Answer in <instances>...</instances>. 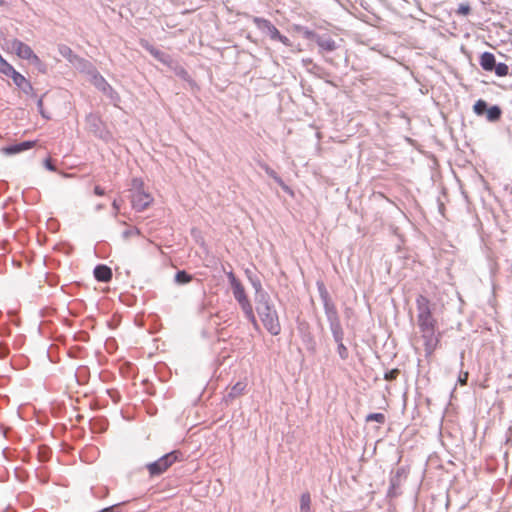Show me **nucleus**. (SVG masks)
Here are the masks:
<instances>
[{"label": "nucleus", "instance_id": "nucleus-2", "mask_svg": "<svg viewBox=\"0 0 512 512\" xmlns=\"http://www.w3.org/2000/svg\"><path fill=\"white\" fill-rule=\"evenodd\" d=\"M256 311L266 330L276 336L281 332V325L276 310L270 304L266 294L261 295L257 302Z\"/></svg>", "mask_w": 512, "mask_h": 512}, {"label": "nucleus", "instance_id": "nucleus-29", "mask_svg": "<svg viewBox=\"0 0 512 512\" xmlns=\"http://www.w3.org/2000/svg\"><path fill=\"white\" fill-rule=\"evenodd\" d=\"M44 165L47 169L51 170V171H55L56 168L55 166L52 164V161L50 158H47L45 161H44Z\"/></svg>", "mask_w": 512, "mask_h": 512}, {"label": "nucleus", "instance_id": "nucleus-21", "mask_svg": "<svg viewBox=\"0 0 512 512\" xmlns=\"http://www.w3.org/2000/svg\"><path fill=\"white\" fill-rule=\"evenodd\" d=\"M262 168L265 170L267 175L274 179L280 186H284L282 179L277 175V173L271 169L268 165H262Z\"/></svg>", "mask_w": 512, "mask_h": 512}, {"label": "nucleus", "instance_id": "nucleus-32", "mask_svg": "<svg viewBox=\"0 0 512 512\" xmlns=\"http://www.w3.org/2000/svg\"><path fill=\"white\" fill-rule=\"evenodd\" d=\"M272 33H273V34H272V38L277 39V34H275V30H274V29H273V32H272Z\"/></svg>", "mask_w": 512, "mask_h": 512}, {"label": "nucleus", "instance_id": "nucleus-13", "mask_svg": "<svg viewBox=\"0 0 512 512\" xmlns=\"http://www.w3.org/2000/svg\"><path fill=\"white\" fill-rule=\"evenodd\" d=\"M112 278V270L106 265H98V281L108 282Z\"/></svg>", "mask_w": 512, "mask_h": 512}, {"label": "nucleus", "instance_id": "nucleus-18", "mask_svg": "<svg viewBox=\"0 0 512 512\" xmlns=\"http://www.w3.org/2000/svg\"><path fill=\"white\" fill-rule=\"evenodd\" d=\"M493 70H495L496 75L499 77L507 76L509 73V67L505 63L496 64Z\"/></svg>", "mask_w": 512, "mask_h": 512}, {"label": "nucleus", "instance_id": "nucleus-22", "mask_svg": "<svg viewBox=\"0 0 512 512\" xmlns=\"http://www.w3.org/2000/svg\"><path fill=\"white\" fill-rule=\"evenodd\" d=\"M471 12V7L468 3H462L458 6L456 13L461 16H467Z\"/></svg>", "mask_w": 512, "mask_h": 512}, {"label": "nucleus", "instance_id": "nucleus-1", "mask_svg": "<svg viewBox=\"0 0 512 512\" xmlns=\"http://www.w3.org/2000/svg\"><path fill=\"white\" fill-rule=\"evenodd\" d=\"M227 277L229 279L234 298L239 303L243 313L249 322L253 325V327L258 330L259 324L257 322L256 316L254 314V310L252 304L246 294L245 288L240 282V280L235 276V274L230 271L227 273Z\"/></svg>", "mask_w": 512, "mask_h": 512}, {"label": "nucleus", "instance_id": "nucleus-25", "mask_svg": "<svg viewBox=\"0 0 512 512\" xmlns=\"http://www.w3.org/2000/svg\"><path fill=\"white\" fill-rule=\"evenodd\" d=\"M338 354L342 359H346L348 357V349L343 343H339L338 345Z\"/></svg>", "mask_w": 512, "mask_h": 512}, {"label": "nucleus", "instance_id": "nucleus-3", "mask_svg": "<svg viewBox=\"0 0 512 512\" xmlns=\"http://www.w3.org/2000/svg\"><path fill=\"white\" fill-rule=\"evenodd\" d=\"M416 306L418 311L417 324L420 332L436 331L437 320L432 314L430 300L423 295H419L416 298Z\"/></svg>", "mask_w": 512, "mask_h": 512}, {"label": "nucleus", "instance_id": "nucleus-6", "mask_svg": "<svg viewBox=\"0 0 512 512\" xmlns=\"http://www.w3.org/2000/svg\"><path fill=\"white\" fill-rule=\"evenodd\" d=\"M176 460V454L171 452L147 465V469L151 476L160 475L164 473Z\"/></svg>", "mask_w": 512, "mask_h": 512}, {"label": "nucleus", "instance_id": "nucleus-16", "mask_svg": "<svg viewBox=\"0 0 512 512\" xmlns=\"http://www.w3.org/2000/svg\"><path fill=\"white\" fill-rule=\"evenodd\" d=\"M192 280V276L186 271H178L175 275V281L178 284H186Z\"/></svg>", "mask_w": 512, "mask_h": 512}, {"label": "nucleus", "instance_id": "nucleus-30", "mask_svg": "<svg viewBox=\"0 0 512 512\" xmlns=\"http://www.w3.org/2000/svg\"><path fill=\"white\" fill-rule=\"evenodd\" d=\"M38 107H39L40 110L42 109V107H43V100L42 99H40L38 101Z\"/></svg>", "mask_w": 512, "mask_h": 512}, {"label": "nucleus", "instance_id": "nucleus-26", "mask_svg": "<svg viewBox=\"0 0 512 512\" xmlns=\"http://www.w3.org/2000/svg\"><path fill=\"white\" fill-rule=\"evenodd\" d=\"M99 512H120V506L118 504L112 505L111 507L104 508Z\"/></svg>", "mask_w": 512, "mask_h": 512}, {"label": "nucleus", "instance_id": "nucleus-8", "mask_svg": "<svg viewBox=\"0 0 512 512\" xmlns=\"http://www.w3.org/2000/svg\"><path fill=\"white\" fill-rule=\"evenodd\" d=\"M421 337L424 341L425 356L430 358L440 342L439 335H436V331H428L421 333Z\"/></svg>", "mask_w": 512, "mask_h": 512}, {"label": "nucleus", "instance_id": "nucleus-19", "mask_svg": "<svg viewBox=\"0 0 512 512\" xmlns=\"http://www.w3.org/2000/svg\"><path fill=\"white\" fill-rule=\"evenodd\" d=\"M366 422H378L380 424H383L386 421V417L383 413H371L366 416Z\"/></svg>", "mask_w": 512, "mask_h": 512}, {"label": "nucleus", "instance_id": "nucleus-17", "mask_svg": "<svg viewBox=\"0 0 512 512\" xmlns=\"http://www.w3.org/2000/svg\"><path fill=\"white\" fill-rule=\"evenodd\" d=\"M311 498L309 493H303L300 498V509L303 512H308L310 509Z\"/></svg>", "mask_w": 512, "mask_h": 512}, {"label": "nucleus", "instance_id": "nucleus-15", "mask_svg": "<svg viewBox=\"0 0 512 512\" xmlns=\"http://www.w3.org/2000/svg\"><path fill=\"white\" fill-rule=\"evenodd\" d=\"M486 113L489 121H497L501 116V110L498 106L490 107Z\"/></svg>", "mask_w": 512, "mask_h": 512}, {"label": "nucleus", "instance_id": "nucleus-20", "mask_svg": "<svg viewBox=\"0 0 512 512\" xmlns=\"http://www.w3.org/2000/svg\"><path fill=\"white\" fill-rule=\"evenodd\" d=\"M473 110L477 115H482L487 111V104L484 100L480 99L476 101L473 106Z\"/></svg>", "mask_w": 512, "mask_h": 512}, {"label": "nucleus", "instance_id": "nucleus-28", "mask_svg": "<svg viewBox=\"0 0 512 512\" xmlns=\"http://www.w3.org/2000/svg\"><path fill=\"white\" fill-rule=\"evenodd\" d=\"M467 380H468V372H464L462 373L460 376H459V383L461 385H466L467 383Z\"/></svg>", "mask_w": 512, "mask_h": 512}, {"label": "nucleus", "instance_id": "nucleus-33", "mask_svg": "<svg viewBox=\"0 0 512 512\" xmlns=\"http://www.w3.org/2000/svg\"><path fill=\"white\" fill-rule=\"evenodd\" d=\"M510 432L512 433V427L510 428Z\"/></svg>", "mask_w": 512, "mask_h": 512}, {"label": "nucleus", "instance_id": "nucleus-4", "mask_svg": "<svg viewBox=\"0 0 512 512\" xmlns=\"http://www.w3.org/2000/svg\"><path fill=\"white\" fill-rule=\"evenodd\" d=\"M11 50L21 59L28 60L32 64L40 67L42 66V61L40 58L34 53L32 48L26 43L22 42L19 39H13L10 41Z\"/></svg>", "mask_w": 512, "mask_h": 512}, {"label": "nucleus", "instance_id": "nucleus-24", "mask_svg": "<svg viewBox=\"0 0 512 512\" xmlns=\"http://www.w3.org/2000/svg\"><path fill=\"white\" fill-rule=\"evenodd\" d=\"M398 375H399V370L392 369L389 372L385 373L384 379L387 381H392V380L396 379L398 377Z\"/></svg>", "mask_w": 512, "mask_h": 512}, {"label": "nucleus", "instance_id": "nucleus-31", "mask_svg": "<svg viewBox=\"0 0 512 512\" xmlns=\"http://www.w3.org/2000/svg\"><path fill=\"white\" fill-rule=\"evenodd\" d=\"M179 74H180V75H185V74H187V72H186V70H185V69L180 68Z\"/></svg>", "mask_w": 512, "mask_h": 512}, {"label": "nucleus", "instance_id": "nucleus-12", "mask_svg": "<svg viewBox=\"0 0 512 512\" xmlns=\"http://www.w3.org/2000/svg\"><path fill=\"white\" fill-rule=\"evenodd\" d=\"M245 389H246V383L243 381H239L231 387V389L227 395V398L229 400H233V399L241 396L244 393Z\"/></svg>", "mask_w": 512, "mask_h": 512}, {"label": "nucleus", "instance_id": "nucleus-10", "mask_svg": "<svg viewBox=\"0 0 512 512\" xmlns=\"http://www.w3.org/2000/svg\"><path fill=\"white\" fill-rule=\"evenodd\" d=\"M480 66L485 71H492L496 65V59L494 54L490 52H484L480 56Z\"/></svg>", "mask_w": 512, "mask_h": 512}, {"label": "nucleus", "instance_id": "nucleus-7", "mask_svg": "<svg viewBox=\"0 0 512 512\" xmlns=\"http://www.w3.org/2000/svg\"><path fill=\"white\" fill-rule=\"evenodd\" d=\"M0 73L10 77L13 83L19 88H23L24 86L31 88L29 81L21 73L16 71L15 68L8 62L2 65Z\"/></svg>", "mask_w": 512, "mask_h": 512}, {"label": "nucleus", "instance_id": "nucleus-27", "mask_svg": "<svg viewBox=\"0 0 512 512\" xmlns=\"http://www.w3.org/2000/svg\"><path fill=\"white\" fill-rule=\"evenodd\" d=\"M106 429H107V423L103 422L102 420H100L98 418V433L104 432V431H106Z\"/></svg>", "mask_w": 512, "mask_h": 512}, {"label": "nucleus", "instance_id": "nucleus-23", "mask_svg": "<svg viewBox=\"0 0 512 512\" xmlns=\"http://www.w3.org/2000/svg\"><path fill=\"white\" fill-rule=\"evenodd\" d=\"M274 30H275V34H277V40H279L286 46H291V42L288 37L280 34L279 30L276 27H274Z\"/></svg>", "mask_w": 512, "mask_h": 512}, {"label": "nucleus", "instance_id": "nucleus-5", "mask_svg": "<svg viewBox=\"0 0 512 512\" xmlns=\"http://www.w3.org/2000/svg\"><path fill=\"white\" fill-rule=\"evenodd\" d=\"M134 187H135V190L133 191V193L131 195L132 206L137 211H143L153 202V197L149 193H147L141 189V187H142L141 181L135 180Z\"/></svg>", "mask_w": 512, "mask_h": 512}, {"label": "nucleus", "instance_id": "nucleus-11", "mask_svg": "<svg viewBox=\"0 0 512 512\" xmlns=\"http://www.w3.org/2000/svg\"><path fill=\"white\" fill-rule=\"evenodd\" d=\"M146 50L154 57L156 58L157 60H159L160 62L166 64V65H170L171 64V61H170V57L168 55H166L165 53H163L162 51L156 49L155 47L149 45L148 43L144 44L143 45Z\"/></svg>", "mask_w": 512, "mask_h": 512}, {"label": "nucleus", "instance_id": "nucleus-9", "mask_svg": "<svg viewBox=\"0 0 512 512\" xmlns=\"http://www.w3.org/2000/svg\"><path fill=\"white\" fill-rule=\"evenodd\" d=\"M35 145H36V141H25V142H22L19 144H14L11 146L3 147L1 149V151H2V153L6 154V155H12V154L21 153L25 150L31 149V148L35 147Z\"/></svg>", "mask_w": 512, "mask_h": 512}, {"label": "nucleus", "instance_id": "nucleus-14", "mask_svg": "<svg viewBox=\"0 0 512 512\" xmlns=\"http://www.w3.org/2000/svg\"><path fill=\"white\" fill-rule=\"evenodd\" d=\"M317 44L324 51H329L330 52V51H333V50L336 49V43L331 38L319 37L317 39Z\"/></svg>", "mask_w": 512, "mask_h": 512}]
</instances>
